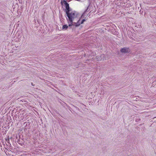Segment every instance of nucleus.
Here are the masks:
<instances>
[{"label":"nucleus","mask_w":156,"mask_h":156,"mask_svg":"<svg viewBox=\"0 0 156 156\" xmlns=\"http://www.w3.org/2000/svg\"><path fill=\"white\" fill-rule=\"evenodd\" d=\"M31 84H32V86H34V85H33V83H31Z\"/></svg>","instance_id":"obj_7"},{"label":"nucleus","mask_w":156,"mask_h":156,"mask_svg":"<svg viewBox=\"0 0 156 156\" xmlns=\"http://www.w3.org/2000/svg\"><path fill=\"white\" fill-rule=\"evenodd\" d=\"M71 10V9L69 7V22L70 23L69 24V27L72 25L78 27L80 24L83 23L85 20L83 19L80 22V20H78V13L75 11L70 12Z\"/></svg>","instance_id":"obj_1"},{"label":"nucleus","mask_w":156,"mask_h":156,"mask_svg":"<svg viewBox=\"0 0 156 156\" xmlns=\"http://www.w3.org/2000/svg\"><path fill=\"white\" fill-rule=\"evenodd\" d=\"M91 7H92V8H93L92 5H89L87 7V9L83 13V15H84V14L86 13V12L89 11L90 10Z\"/></svg>","instance_id":"obj_4"},{"label":"nucleus","mask_w":156,"mask_h":156,"mask_svg":"<svg viewBox=\"0 0 156 156\" xmlns=\"http://www.w3.org/2000/svg\"><path fill=\"white\" fill-rule=\"evenodd\" d=\"M26 123V122H24V124H25Z\"/></svg>","instance_id":"obj_9"},{"label":"nucleus","mask_w":156,"mask_h":156,"mask_svg":"<svg viewBox=\"0 0 156 156\" xmlns=\"http://www.w3.org/2000/svg\"><path fill=\"white\" fill-rule=\"evenodd\" d=\"M61 4L63 6V10L66 12V17L67 21L68 20V3L65 0H62Z\"/></svg>","instance_id":"obj_2"},{"label":"nucleus","mask_w":156,"mask_h":156,"mask_svg":"<svg viewBox=\"0 0 156 156\" xmlns=\"http://www.w3.org/2000/svg\"><path fill=\"white\" fill-rule=\"evenodd\" d=\"M25 126H27V124Z\"/></svg>","instance_id":"obj_8"},{"label":"nucleus","mask_w":156,"mask_h":156,"mask_svg":"<svg viewBox=\"0 0 156 156\" xmlns=\"http://www.w3.org/2000/svg\"><path fill=\"white\" fill-rule=\"evenodd\" d=\"M120 51L122 53H129L130 51V49L128 48L124 47L121 49Z\"/></svg>","instance_id":"obj_3"},{"label":"nucleus","mask_w":156,"mask_h":156,"mask_svg":"<svg viewBox=\"0 0 156 156\" xmlns=\"http://www.w3.org/2000/svg\"><path fill=\"white\" fill-rule=\"evenodd\" d=\"M95 8V7H93V8H92V7H91V9H90V12L93 11V9L94 8Z\"/></svg>","instance_id":"obj_6"},{"label":"nucleus","mask_w":156,"mask_h":156,"mask_svg":"<svg viewBox=\"0 0 156 156\" xmlns=\"http://www.w3.org/2000/svg\"><path fill=\"white\" fill-rule=\"evenodd\" d=\"M68 26L67 25H64L62 27V29L63 30H66L67 29Z\"/></svg>","instance_id":"obj_5"}]
</instances>
